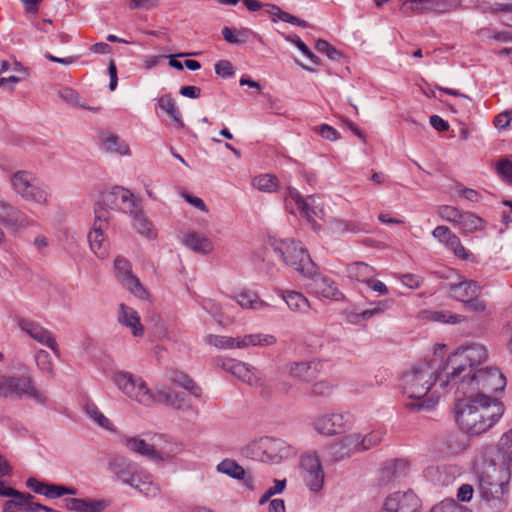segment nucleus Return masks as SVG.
<instances>
[{
	"label": "nucleus",
	"instance_id": "1",
	"mask_svg": "<svg viewBox=\"0 0 512 512\" xmlns=\"http://www.w3.org/2000/svg\"><path fill=\"white\" fill-rule=\"evenodd\" d=\"M457 398L455 419L459 428L478 435L492 428L503 416L504 405L496 398L483 393L466 394Z\"/></svg>",
	"mask_w": 512,
	"mask_h": 512
},
{
	"label": "nucleus",
	"instance_id": "2",
	"mask_svg": "<svg viewBox=\"0 0 512 512\" xmlns=\"http://www.w3.org/2000/svg\"><path fill=\"white\" fill-rule=\"evenodd\" d=\"M444 375V362L423 361L411 365L401 378L402 392L409 398L405 406L412 411L431 409L435 401L426 396L436 383L441 389L440 378Z\"/></svg>",
	"mask_w": 512,
	"mask_h": 512
},
{
	"label": "nucleus",
	"instance_id": "3",
	"mask_svg": "<svg viewBox=\"0 0 512 512\" xmlns=\"http://www.w3.org/2000/svg\"><path fill=\"white\" fill-rule=\"evenodd\" d=\"M114 383L125 395L144 406H150L157 402L175 409H184L188 406L185 393L166 390L154 393L141 377H136L129 372L116 373Z\"/></svg>",
	"mask_w": 512,
	"mask_h": 512
},
{
	"label": "nucleus",
	"instance_id": "4",
	"mask_svg": "<svg viewBox=\"0 0 512 512\" xmlns=\"http://www.w3.org/2000/svg\"><path fill=\"white\" fill-rule=\"evenodd\" d=\"M487 357L486 348L480 344H472L449 355L444 362L445 375L440 378L441 390L450 392L457 379L469 376L475 371V366L486 361Z\"/></svg>",
	"mask_w": 512,
	"mask_h": 512
},
{
	"label": "nucleus",
	"instance_id": "5",
	"mask_svg": "<svg viewBox=\"0 0 512 512\" xmlns=\"http://www.w3.org/2000/svg\"><path fill=\"white\" fill-rule=\"evenodd\" d=\"M510 482L512 474L504 465H489L486 470L477 474V492L483 504L497 510L502 509Z\"/></svg>",
	"mask_w": 512,
	"mask_h": 512
},
{
	"label": "nucleus",
	"instance_id": "6",
	"mask_svg": "<svg viewBox=\"0 0 512 512\" xmlns=\"http://www.w3.org/2000/svg\"><path fill=\"white\" fill-rule=\"evenodd\" d=\"M108 467L119 481L144 496L153 498L160 493V488L153 481L152 475L136 462L124 456H116L110 459Z\"/></svg>",
	"mask_w": 512,
	"mask_h": 512
},
{
	"label": "nucleus",
	"instance_id": "7",
	"mask_svg": "<svg viewBox=\"0 0 512 512\" xmlns=\"http://www.w3.org/2000/svg\"><path fill=\"white\" fill-rule=\"evenodd\" d=\"M455 394H476L488 395L502 391L506 386V379L496 367H486L475 370L467 377L457 379Z\"/></svg>",
	"mask_w": 512,
	"mask_h": 512
},
{
	"label": "nucleus",
	"instance_id": "8",
	"mask_svg": "<svg viewBox=\"0 0 512 512\" xmlns=\"http://www.w3.org/2000/svg\"><path fill=\"white\" fill-rule=\"evenodd\" d=\"M241 454L252 460L279 463L296 454L295 448L282 439L262 437L242 448Z\"/></svg>",
	"mask_w": 512,
	"mask_h": 512
},
{
	"label": "nucleus",
	"instance_id": "9",
	"mask_svg": "<svg viewBox=\"0 0 512 512\" xmlns=\"http://www.w3.org/2000/svg\"><path fill=\"white\" fill-rule=\"evenodd\" d=\"M16 194L26 201L47 205L51 196L49 187L29 171H17L11 176Z\"/></svg>",
	"mask_w": 512,
	"mask_h": 512
},
{
	"label": "nucleus",
	"instance_id": "10",
	"mask_svg": "<svg viewBox=\"0 0 512 512\" xmlns=\"http://www.w3.org/2000/svg\"><path fill=\"white\" fill-rule=\"evenodd\" d=\"M272 246L285 264L293 267L304 276L314 274L315 264L300 242L291 239L275 240Z\"/></svg>",
	"mask_w": 512,
	"mask_h": 512
},
{
	"label": "nucleus",
	"instance_id": "11",
	"mask_svg": "<svg viewBox=\"0 0 512 512\" xmlns=\"http://www.w3.org/2000/svg\"><path fill=\"white\" fill-rule=\"evenodd\" d=\"M26 396L39 404H45L47 397L38 391L28 375L0 376V397L22 398Z\"/></svg>",
	"mask_w": 512,
	"mask_h": 512
},
{
	"label": "nucleus",
	"instance_id": "12",
	"mask_svg": "<svg viewBox=\"0 0 512 512\" xmlns=\"http://www.w3.org/2000/svg\"><path fill=\"white\" fill-rule=\"evenodd\" d=\"M102 203L106 208L130 214L141 203V200L135 197L130 190L115 186L110 191L103 193Z\"/></svg>",
	"mask_w": 512,
	"mask_h": 512
},
{
	"label": "nucleus",
	"instance_id": "13",
	"mask_svg": "<svg viewBox=\"0 0 512 512\" xmlns=\"http://www.w3.org/2000/svg\"><path fill=\"white\" fill-rule=\"evenodd\" d=\"M215 364L250 386L262 385L260 372L247 363L235 359L217 358Z\"/></svg>",
	"mask_w": 512,
	"mask_h": 512
},
{
	"label": "nucleus",
	"instance_id": "14",
	"mask_svg": "<svg viewBox=\"0 0 512 512\" xmlns=\"http://www.w3.org/2000/svg\"><path fill=\"white\" fill-rule=\"evenodd\" d=\"M422 502L412 490L396 491L389 494L383 504L387 512H421Z\"/></svg>",
	"mask_w": 512,
	"mask_h": 512
},
{
	"label": "nucleus",
	"instance_id": "15",
	"mask_svg": "<svg viewBox=\"0 0 512 512\" xmlns=\"http://www.w3.org/2000/svg\"><path fill=\"white\" fill-rule=\"evenodd\" d=\"M114 269L117 280L132 294L140 299L148 296L147 290L139 279L132 273L130 262L124 257L118 256L114 261Z\"/></svg>",
	"mask_w": 512,
	"mask_h": 512
},
{
	"label": "nucleus",
	"instance_id": "16",
	"mask_svg": "<svg viewBox=\"0 0 512 512\" xmlns=\"http://www.w3.org/2000/svg\"><path fill=\"white\" fill-rule=\"evenodd\" d=\"M121 443L130 451L148 457L154 461H163L171 457L172 450L164 447H158V444H149L145 440L138 437L122 436Z\"/></svg>",
	"mask_w": 512,
	"mask_h": 512
},
{
	"label": "nucleus",
	"instance_id": "17",
	"mask_svg": "<svg viewBox=\"0 0 512 512\" xmlns=\"http://www.w3.org/2000/svg\"><path fill=\"white\" fill-rule=\"evenodd\" d=\"M303 480L312 492H319L324 484V471L316 454H306L301 459Z\"/></svg>",
	"mask_w": 512,
	"mask_h": 512
},
{
	"label": "nucleus",
	"instance_id": "18",
	"mask_svg": "<svg viewBox=\"0 0 512 512\" xmlns=\"http://www.w3.org/2000/svg\"><path fill=\"white\" fill-rule=\"evenodd\" d=\"M352 416L348 412L327 413L317 417L313 423L314 429L323 435L341 433L351 424Z\"/></svg>",
	"mask_w": 512,
	"mask_h": 512
},
{
	"label": "nucleus",
	"instance_id": "19",
	"mask_svg": "<svg viewBox=\"0 0 512 512\" xmlns=\"http://www.w3.org/2000/svg\"><path fill=\"white\" fill-rule=\"evenodd\" d=\"M18 326L32 339L50 348L57 357L60 356V351L56 339L52 332H50L48 329L42 327L36 322L24 318H20L18 320Z\"/></svg>",
	"mask_w": 512,
	"mask_h": 512
},
{
	"label": "nucleus",
	"instance_id": "20",
	"mask_svg": "<svg viewBox=\"0 0 512 512\" xmlns=\"http://www.w3.org/2000/svg\"><path fill=\"white\" fill-rule=\"evenodd\" d=\"M34 499L33 495L19 491L14 499L5 502L3 512H59L35 502Z\"/></svg>",
	"mask_w": 512,
	"mask_h": 512
},
{
	"label": "nucleus",
	"instance_id": "21",
	"mask_svg": "<svg viewBox=\"0 0 512 512\" xmlns=\"http://www.w3.org/2000/svg\"><path fill=\"white\" fill-rule=\"evenodd\" d=\"M0 222L14 230H19L34 224L24 212L7 201L0 199Z\"/></svg>",
	"mask_w": 512,
	"mask_h": 512
},
{
	"label": "nucleus",
	"instance_id": "22",
	"mask_svg": "<svg viewBox=\"0 0 512 512\" xmlns=\"http://www.w3.org/2000/svg\"><path fill=\"white\" fill-rule=\"evenodd\" d=\"M26 486L31 489L34 493L44 495L49 499L60 498L64 495H76L77 489L74 487H68L64 485H58L40 481L35 477H30L26 480Z\"/></svg>",
	"mask_w": 512,
	"mask_h": 512
},
{
	"label": "nucleus",
	"instance_id": "23",
	"mask_svg": "<svg viewBox=\"0 0 512 512\" xmlns=\"http://www.w3.org/2000/svg\"><path fill=\"white\" fill-rule=\"evenodd\" d=\"M409 470V463L404 459H392L386 461L378 476L379 485L386 486L404 478Z\"/></svg>",
	"mask_w": 512,
	"mask_h": 512
},
{
	"label": "nucleus",
	"instance_id": "24",
	"mask_svg": "<svg viewBox=\"0 0 512 512\" xmlns=\"http://www.w3.org/2000/svg\"><path fill=\"white\" fill-rule=\"evenodd\" d=\"M308 277L312 280L310 286L316 294L334 301L344 298L343 293L338 289L334 280L328 276L316 273V267L314 268V274Z\"/></svg>",
	"mask_w": 512,
	"mask_h": 512
},
{
	"label": "nucleus",
	"instance_id": "25",
	"mask_svg": "<svg viewBox=\"0 0 512 512\" xmlns=\"http://www.w3.org/2000/svg\"><path fill=\"white\" fill-rule=\"evenodd\" d=\"M118 322L131 329L135 337L142 336L144 333V327L137 311L124 303L119 305Z\"/></svg>",
	"mask_w": 512,
	"mask_h": 512
},
{
	"label": "nucleus",
	"instance_id": "26",
	"mask_svg": "<svg viewBox=\"0 0 512 512\" xmlns=\"http://www.w3.org/2000/svg\"><path fill=\"white\" fill-rule=\"evenodd\" d=\"M449 293L455 300L465 303L471 297L479 295L480 287L475 281H460L449 284Z\"/></svg>",
	"mask_w": 512,
	"mask_h": 512
},
{
	"label": "nucleus",
	"instance_id": "27",
	"mask_svg": "<svg viewBox=\"0 0 512 512\" xmlns=\"http://www.w3.org/2000/svg\"><path fill=\"white\" fill-rule=\"evenodd\" d=\"M287 368L292 377L302 381L309 382L317 377L316 364L311 361L292 362Z\"/></svg>",
	"mask_w": 512,
	"mask_h": 512
},
{
	"label": "nucleus",
	"instance_id": "28",
	"mask_svg": "<svg viewBox=\"0 0 512 512\" xmlns=\"http://www.w3.org/2000/svg\"><path fill=\"white\" fill-rule=\"evenodd\" d=\"M132 218V225L134 229L141 235L147 238H154L156 236L151 222L145 216L141 203L129 214Z\"/></svg>",
	"mask_w": 512,
	"mask_h": 512
},
{
	"label": "nucleus",
	"instance_id": "29",
	"mask_svg": "<svg viewBox=\"0 0 512 512\" xmlns=\"http://www.w3.org/2000/svg\"><path fill=\"white\" fill-rule=\"evenodd\" d=\"M281 296L293 312L307 313L310 309V303L302 293L286 290L282 291Z\"/></svg>",
	"mask_w": 512,
	"mask_h": 512
},
{
	"label": "nucleus",
	"instance_id": "30",
	"mask_svg": "<svg viewBox=\"0 0 512 512\" xmlns=\"http://www.w3.org/2000/svg\"><path fill=\"white\" fill-rule=\"evenodd\" d=\"M347 275L350 279L367 283L375 276V269L365 262H354L347 266Z\"/></svg>",
	"mask_w": 512,
	"mask_h": 512
},
{
	"label": "nucleus",
	"instance_id": "31",
	"mask_svg": "<svg viewBox=\"0 0 512 512\" xmlns=\"http://www.w3.org/2000/svg\"><path fill=\"white\" fill-rule=\"evenodd\" d=\"M169 380L172 384L178 385L187 391H189L191 394H193L195 397H200L202 394L201 388L185 373L182 371L172 369L168 373Z\"/></svg>",
	"mask_w": 512,
	"mask_h": 512
},
{
	"label": "nucleus",
	"instance_id": "32",
	"mask_svg": "<svg viewBox=\"0 0 512 512\" xmlns=\"http://www.w3.org/2000/svg\"><path fill=\"white\" fill-rule=\"evenodd\" d=\"M184 243L189 249L196 253L208 254L214 249L210 239L196 232L187 234Z\"/></svg>",
	"mask_w": 512,
	"mask_h": 512
},
{
	"label": "nucleus",
	"instance_id": "33",
	"mask_svg": "<svg viewBox=\"0 0 512 512\" xmlns=\"http://www.w3.org/2000/svg\"><path fill=\"white\" fill-rule=\"evenodd\" d=\"M289 198L295 202L301 214L309 221L314 222L313 216L316 215V211L311 204L314 202V197L309 196L304 199L296 189H289Z\"/></svg>",
	"mask_w": 512,
	"mask_h": 512
},
{
	"label": "nucleus",
	"instance_id": "34",
	"mask_svg": "<svg viewBox=\"0 0 512 512\" xmlns=\"http://www.w3.org/2000/svg\"><path fill=\"white\" fill-rule=\"evenodd\" d=\"M237 303L245 309L261 310L268 306V304L261 300L259 296L252 291L244 290L235 296Z\"/></svg>",
	"mask_w": 512,
	"mask_h": 512
},
{
	"label": "nucleus",
	"instance_id": "35",
	"mask_svg": "<svg viewBox=\"0 0 512 512\" xmlns=\"http://www.w3.org/2000/svg\"><path fill=\"white\" fill-rule=\"evenodd\" d=\"M276 343V337L271 334H248L239 337L238 348L248 346H271Z\"/></svg>",
	"mask_w": 512,
	"mask_h": 512
},
{
	"label": "nucleus",
	"instance_id": "36",
	"mask_svg": "<svg viewBox=\"0 0 512 512\" xmlns=\"http://www.w3.org/2000/svg\"><path fill=\"white\" fill-rule=\"evenodd\" d=\"M457 225L463 233L469 234L483 229L484 221L471 212H465L461 214Z\"/></svg>",
	"mask_w": 512,
	"mask_h": 512
},
{
	"label": "nucleus",
	"instance_id": "37",
	"mask_svg": "<svg viewBox=\"0 0 512 512\" xmlns=\"http://www.w3.org/2000/svg\"><path fill=\"white\" fill-rule=\"evenodd\" d=\"M498 449L502 455V465L510 469L512 474V428L502 435L498 443Z\"/></svg>",
	"mask_w": 512,
	"mask_h": 512
},
{
	"label": "nucleus",
	"instance_id": "38",
	"mask_svg": "<svg viewBox=\"0 0 512 512\" xmlns=\"http://www.w3.org/2000/svg\"><path fill=\"white\" fill-rule=\"evenodd\" d=\"M158 106L165 111L174 122L180 127H184V122L181 118V113L177 107L174 99L169 94H165L158 99Z\"/></svg>",
	"mask_w": 512,
	"mask_h": 512
},
{
	"label": "nucleus",
	"instance_id": "39",
	"mask_svg": "<svg viewBox=\"0 0 512 512\" xmlns=\"http://www.w3.org/2000/svg\"><path fill=\"white\" fill-rule=\"evenodd\" d=\"M103 230L101 226H97L88 234L91 249L101 258L106 256V239Z\"/></svg>",
	"mask_w": 512,
	"mask_h": 512
},
{
	"label": "nucleus",
	"instance_id": "40",
	"mask_svg": "<svg viewBox=\"0 0 512 512\" xmlns=\"http://www.w3.org/2000/svg\"><path fill=\"white\" fill-rule=\"evenodd\" d=\"M217 470L234 479H244L246 475L245 469L234 460L225 459L217 465Z\"/></svg>",
	"mask_w": 512,
	"mask_h": 512
},
{
	"label": "nucleus",
	"instance_id": "41",
	"mask_svg": "<svg viewBox=\"0 0 512 512\" xmlns=\"http://www.w3.org/2000/svg\"><path fill=\"white\" fill-rule=\"evenodd\" d=\"M103 144L107 152H115L120 155L129 154V146L116 135L110 134L103 138Z\"/></svg>",
	"mask_w": 512,
	"mask_h": 512
},
{
	"label": "nucleus",
	"instance_id": "42",
	"mask_svg": "<svg viewBox=\"0 0 512 512\" xmlns=\"http://www.w3.org/2000/svg\"><path fill=\"white\" fill-rule=\"evenodd\" d=\"M222 35L225 41L230 44H243L249 40L248 29H233L230 27H224L222 29Z\"/></svg>",
	"mask_w": 512,
	"mask_h": 512
},
{
	"label": "nucleus",
	"instance_id": "43",
	"mask_svg": "<svg viewBox=\"0 0 512 512\" xmlns=\"http://www.w3.org/2000/svg\"><path fill=\"white\" fill-rule=\"evenodd\" d=\"M84 408L86 414L100 427L106 430L113 429L110 420L98 409L94 403H87Z\"/></svg>",
	"mask_w": 512,
	"mask_h": 512
},
{
	"label": "nucleus",
	"instance_id": "44",
	"mask_svg": "<svg viewBox=\"0 0 512 512\" xmlns=\"http://www.w3.org/2000/svg\"><path fill=\"white\" fill-rule=\"evenodd\" d=\"M207 342L220 349H233L238 348L239 337H229L221 335H209Z\"/></svg>",
	"mask_w": 512,
	"mask_h": 512
},
{
	"label": "nucleus",
	"instance_id": "45",
	"mask_svg": "<svg viewBox=\"0 0 512 512\" xmlns=\"http://www.w3.org/2000/svg\"><path fill=\"white\" fill-rule=\"evenodd\" d=\"M358 440L360 451L364 452L380 444L382 441V433L380 431H371L367 434L360 433V439Z\"/></svg>",
	"mask_w": 512,
	"mask_h": 512
},
{
	"label": "nucleus",
	"instance_id": "46",
	"mask_svg": "<svg viewBox=\"0 0 512 512\" xmlns=\"http://www.w3.org/2000/svg\"><path fill=\"white\" fill-rule=\"evenodd\" d=\"M253 185L264 192H273L277 188V179L273 175L264 174L254 178Z\"/></svg>",
	"mask_w": 512,
	"mask_h": 512
},
{
	"label": "nucleus",
	"instance_id": "47",
	"mask_svg": "<svg viewBox=\"0 0 512 512\" xmlns=\"http://www.w3.org/2000/svg\"><path fill=\"white\" fill-rule=\"evenodd\" d=\"M429 512H471L453 499H445L431 508Z\"/></svg>",
	"mask_w": 512,
	"mask_h": 512
},
{
	"label": "nucleus",
	"instance_id": "48",
	"mask_svg": "<svg viewBox=\"0 0 512 512\" xmlns=\"http://www.w3.org/2000/svg\"><path fill=\"white\" fill-rule=\"evenodd\" d=\"M444 245L461 259L467 260L471 256V254H469L461 244V241L456 234L449 237Z\"/></svg>",
	"mask_w": 512,
	"mask_h": 512
},
{
	"label": "nucleus",
	"instance_id": "49",
	"mask_svg": "<svg viewBox=\"0 0 512 512\" xmlns=\"http://www.w3.org/2000/svg\"><path fill=\"white\" fill-rule=\"evenodd\" d=\"M286 40L293 43L312 63L316 65L320 64V58L309 49L299 36L296 34L288 35Z\"/></svg>",
	"mask_w": 512,
	"mask_h": 512
},
{
	"label": "nucleus",
	"instance_id": "50",
	"mask_svg": "<svg viewBox=\"0 0 512 512\" xmlns=\"http://www.w3.org/2000/svg\"><path fill=\"white\" fill-rule=\"evenodd\" d=\"M59 97L66 103L74 106H79L84 109L94 110V108L87 107L80 102L79 94L69 87H64L59 90Z\"/></svg>",
	"mask_w": 512,
	"mask_h": 512
},
{
	"label": "nucleus",
	"instance_id": "51",
	"mask_svg": "<svg viewBox=\"0 0 512 512\" xmlns=\"http://www.w3.org/2000/svg\"><path fill=\"white\" fill-rule=\"evenodd\" d=\"M38 368L49 375L53 374V362L50 354L45 350H39L35 355Z\"/></svg>",
	"mask_w": 512,
	"mask_h": 512
},
{
	"label": "nucleus",
	"instance_id": "52",
	"mask_svg": "<svg viewBox=\"0 0 512 512\" xmlns=\"http://www.w3.org/2000/svg\"><path fill=\"white\" fill-rule=\"evenodd\" d=\"M412 4H428V12L441 14L457 8L456 2H411Z\"/></svg>",
	"mask_w": 512,
	"mask_h": 512
},
{
	"label": "nucleus",
	"instance_id": "53",
	"mask_svg": "<svg viewBox=\"0 0 512 512\" xmlns=\"http://www.w3.org/2000/svg\"><path fill=\"white\" fill-rule=\"evenodd\" d=\"M496 171L506 182L512 183V161L501 158L496 165Z\"/></svg>",
	"mask_w": 512,
	"mask_h": 512
},
{
	"label": "nucleus",
	"instance_id": "54",
	"mask_svg": "<svg viewBox=\"0 0 512 512\" xmlns=\"http://www.w3.org/2000/svg\"><path fill=\"white\" fill-rule=\"evenodd\" d=\"M439 215L441 218H443L444 220L446 221H449V222H453V223H458L460 217H461V212L454 206H449V205H443L439 208V211H438Z\"/></svg>",
	"mask_w": 512,
	"mask_h": 512
},
{
	"label": "nucleus",
	"instance_id": "55",
	"mask_svg": "<svg viewBox=\"0 0 512 512\" xmlns=\"http://www.w3.org/2000/svg\"><path fill=\"white\" fill-rule=\"evenodd\" d=\"M329 454L335 461H341L352 456L341 440L329 446Z\"/></svg>",
	"mask_w": 512,
	"mask_h": 512
},
{
	"label": "nucleus",
	"instance_id": "56",
	"mask_svg": "<svg viewBox=\"0 0 512 512\" xmlns=\"http://www.w3.org/2000/svg\"><path fill=\"white\" fill-rule=\"evenodd\" d=\"M316 49L318 52L326 54V56L331 60H337L341 56L340 51L323 39H319L316 42Z\"/></svg>",
	"mask_w": 512,
	"mask_h": 512
},
{
	"label": "nucleus",
	"instance_id": "57",
	"mask_svg": "<svg viewBox=\"0 0 512 512\" xmlns=\"http://www.w3.org/2000/svg\"><path fill=\"white\" fill-rule=\"evenodd\" d=\"M358 439H360V433H352L341 439L351 455L361 452Z\"/></svg>",
	"mask_w": 512,
	"mask_h": 512
},
{
	"label": "nucleus",
	"instance_id": "58",
	"mask_svg": "<svg viewBox=\"0 0 512 512\" xmlns=\"http://www.w3.org/2000/svg\"><path fill=\"white\" fill-rule=\"evenodd\" d=\"M428 4H412L411 2H402L400 11L405 15L429 13Z\"/></svg>",
	"mask_w": 512,
	"mask_h": 512
},
{
	"label": "nucleus",
	"instance_id": "59",
	"mask_svg": "<svg viewBox=\"0 0 512 512\" xmlns=\"http://www.w3.org/2000/svg\"><path fill=\"white\" fill-rule=\"evenodd\" d=\"M215 73L223 78H229L234 75V67L228 60H219L215 64Z\"/></svg>",
	"mask_w": 512,
	"mask_h": 512
},
{
	"label": "nucleus",
	"instance_id": "60",
	"mask_svg": "<svg viewBox=\"0 0 512 512\" xmlns=\"http://www.w3.org/2000/svg\"><path fill=\"white\" fill-rule=\"evenodd\" d=\"M464 304L468 310L476 313H481L486 310V302L483 299L479 298V295L471 297Z\"/></svg>",
	"mask_w": 512,
	"mask_h": 512
},
{
	"label": "nucleus",
	"instance_id": "61",
	"mask_svg": "<svg viewBox=\"0 0 512 512\" xmlns=\"http://www.w3.org/2000/svg\"><path fill=\"white\" fill-rule=\"evenodd\" d=\"M318 133L325 139L330 141H336L340 138V133L328 124H322L318 128Z\"/></svg>",
	"mask_w": 512,
	"mask_h": 512
},
{
	"label": "nucleus",
	"instance_id": "62",
	"mask_svg": "<svg viewBox=\"0 0 512 512\" xmlns=\"http://www.w3.org/2000/svg\"><path fill=\"white\" fill-rule=\"evenodd\" d=\"M400 280L403 285L409 287L410 289L419 288L423 282L420 276L410 273L401 275Z\"/></svg>",
	"mask_w": 512,
	"mask_h": 512
},
{
	"label": "nucleus",
	"instance_id": "63",
	"mask_svg": "<svg viewBox=\"0 0 512 512\" xmlns=\"http://www.w3.org/2000/svg\"><path fill=\"white\" fill-rule=\"evenodd\" d=\"M333 387L326 381L316 382L312 386V394L315 396H328L331 394Z\"/></svg>",
	"mask_w": 512,
	"mask_h": 512
},
{
	"label": "nucleus",
	"instance_id": "64",
	"mask_svg": "<svg viewBox=\"0 0 512 512\" xmlns=\"http://www.w3.org/2000/svg\"><path fill=\"white\" fill-rule=\"evenodd\" d=\"M474 487L471 484H462L457 491V499L461 502H468L472 499Z\"/></svg>",
	"mask_w": 512,
	"mask_h": 512
}]
</instances>
